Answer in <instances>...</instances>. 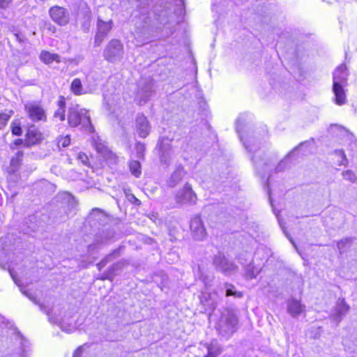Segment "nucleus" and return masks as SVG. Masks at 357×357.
<instances>
[{"mask_svg": "<svg viewBox=\"0 0 357 357\" xmlns=\"http://www.w3.org/2000/svg\"><path fill=\"white\" fill-rule=\"evenodd\" d=\"M68 123L70 128H79L80 130L93 132L94 128L91 123L89 112L79 105L68 108Z\"/></svg>", "mask_w": 357, "mask_h": 357, "instance_id": "obj_1", "label": "nucleus"}, {"mask_svg": "<svg viewBox=\"0 0 357 357\" xmlns=\"http://www.w3.org/2000/svg\"><path fill=\"white\" fill-rule=\"evenodd\" d=\"M238 319L235 313L231 310H225L216 324L218 335L225 340H228L236 332Z\"/></svg>", "mask_w": 357, "mask_h": 357, "instance_id": "obj_2", "label": "nucleus"}, {"mask_svg": "<svg viewBox=\"0 0 357 357\" xmlns=\"http://www.w3.org/2000/svg\"><path fill=\"white\" fill-rule=\"evenodd\" d=\"M124 55L123 45L117 39H112L105 46L102 56L110 63L120 61Z\"/></svg>", "mask_w": 357, "mask_h": 357, "instance_id": "obj_3", "label": "nucleus"}, {"mask_svg": "<svg viewBox=\"0 0 357 357\" xmlns=\"http://www.w3.org/2000/svg\"><path fill=\"white\" fill-rule=\"evenodd\" d=\"M213 264L216 271L227 276L234 274L238 271V266L234 262L220 253L214 256Z\"/></svg>", "mask_w": 357, "mask_h": 357, "instance_id": "obj_4", "label": "nucleus"}, {"mask_svg": "<svg viewBox=\"0 0 357 357\" xmlns=\"http://www.w3.org/2000/svg\"><path fill=\"white\" fill-rule=\"evenodd\" d=\"M169 11L167 9L158 10L157 7L154 10L149 12L147 16L144 18V28L152 30L156 26V22L165 24L167 22Z\"/></svg>", "mask_w": 357, "mask_h": 357, "instance_id": "obj_5", "label": "nucleus"}, {"mask_svg": "<svg viewBox=\"0 0 357 357\" xmlns=\"http://www.w3.org/2000/svg\"><path fill=\"white\" fill-rule=\"evenodd\" d=\"M24 111L27 117L33 122H46L47 114L38 102H28L24 105Z\"/></svg>", "mask_w": 357, "mask_h": 357, "instance_id": "obj_6", "label": "nucleus"}, {"mask_svg": "<svg viewBox=\"0 0 357 357\" xmlns=\"http://www.w3.org/2000/svg\"><path fill=\"white\" fill-rule=\"evenodd\" d=\"M114 26V22L112 20L104 21L100 17L98 18L96 23V33L94 38V46L99 47L104 40L108 36L109 33Z\"/></svg>", "mask_w": 357, "mask_h": 357, "instance_id": "obj_7", "label": "nucleus"}, {"mask_svg": "<svg viewBox=\"0 0 357 357\" xmlns=\"http://www.w3.org/2000/svg\"><path fill=\"white\" fill-rule=\"evenodd\" d=\"M76 21L80 24L81 29L85 33L89 31L91 22V12L86 3L80 2L77 13Z\"/></svg>", "mask_w": 357, "mask_h": 357, "instance_id": "obj_8", "label": "nucleus"}, {"mask_svg": "<svg viewBox=\"0 0 357 357\" xmlns=\"http://www.w3.org/2000/svg\"><path fill=\"white\" fill-rule=\"evenodd\" d=\"M175 199L178 204L194 205L197 202V195L191 185L186 183L184 187L177 192Z\"/></svg>", "mask_w": 357, "mask_h": 357, "instance_id": "obj_9", "label": "nucleus"}, {"mask_svg": "<svg viewBox=\"0 0 357 357\" xmlns=\"http://www.w3.org/2000/svg\"><path fill=\"white\" fill-rule=\"evenodd\" d=\"M52 20L60 26H65L69 22L70 16L68 10L63 7L54 6L49 10Z\"/></svg>", "mask_w": 357, "mask_h": 357, "instance_id": "obj_10", "label": "nucleus"}, {"mask_svg": "<svg viewBox=\"0 0 357 357\" xmlns=\"http://www.w3.org/2000/svg\"><path fill=\"white\" fill-rule=\"evenodd\" d=\"M153 81L152 79L142 80L139 84L137 97L139 98V104H145L149 98L153 94Z\"/></svg>", "mask_w": 357, "mask_h": 357, "instance_id": "obj_11", "label": "nucleus"}, {"mask_svg": "<svg viewBox=\"0 0 357 357\" xmlns=\"http://www.w3.org/2000/svg\"><path fill=\"white\" fill-rule=\"evenodd\" d=\"M190 230L192 237L197 241H203L207 235L206 230L199 215L191 220Z\"/></svg>", "mask_w": 357, "mask_h": 357, "instance_id": "obj_12", "label": "nucleus"}, {"mask_svg": "<svg viewBox=\"0 0 357 357\" xmlns=\"http://www.w3.org/2000/svg\"><path fill=\"white\" fill-rule=\"evenodd\" d=\"M43 139L42 133L34 125L29 126L26 133L25 144L31 146L40 143Z\"/></svg>", "mask_w": 357, "mask_h": 357, "instance_id": "obj_13", "label": "nucleus"}, {"mask_svg": "<svg viewBox=\"0 0 357 357\" xmlns=\"http://www.w3.org/2000/svg\"><path fill=\"white\" fill-rule=\"evenodd\" d=\"M135 123L138 135L142 138L146 137L151 129L146 117L144 114H138L136 117Z\"/></svg>", "mask_w": 357, "mask_h": 357, "instance_id": "obj_14", "label": "nucleus"}, {"mask_svg": "<svg viewBox=\"0 0 357 357\" xmlns=\"http://www.w3.org/2000/svg\"><path fill=\"white\" fill-rule=\"evenodd\" d=\"M207 354L204 357H218L223 351V347L216 339H213L209 343L204 344Z\"/></svg>", "mask_w": 357, "mask_h": 357, "instance_id": "obj_15", "label": "nucleus"}, {"mask_svg": "<svg viewBox=\"0 0 357 357\" xmlns=\"http://www.w3.org/2000/svg\"><path fill=\"white\" fill-rule=\"evenodd\" d=\"M348 77L347 66L344 64H341L338 66L333 73V85L344 84L347 82Z\"/></svg>", "mask_w": 357, "mask_h": 357, "instance_id": "obj_16", "label": "nucleus"}, {"mask_svg": "<svg viewBox=\"0 0 357 357\" xmlns=\"http://www.w3.org/2000/svg\"><path fill=\"white\" fill-rule=\"evenodd\" d=\"M115 236L114 230L112 228H106L99 231L95 236L94 241L98 244L107 243Z\"/></svg>", "mask_w": 357, "mask_h": 357, "instance_id": "obj_17", "label": "nucleus"}, {"mask_svg": "<svg viewBox=\"0 0 357 357\" xmlns=\"http://www.w3.org/2000/svg\"><path fill=\"white\" fill-rule=\"evenodd\" d=\"M305 306L296 299L292 298L287 303V311L293 317H297L304 312Z\"/></svg>", "mask_w": 357, "mask_h": 357, "instance_id": "obj_18", "label": "nucleus"}, {"mask_svg": "<svg viewBox=\"0 0 357 357\" xmlns=\"http://www.w3.org/2000/svg\"><path fill=\"white\" fill-rule=\"evenodd\" d=\"M333 91L335 95V104L342 105L346 103L347 98L343 84L333 85Z\"/></svg>", "mask_w": 357, "mask_h": 357, "instance_id": "obj_19", "label": "nucleus"}, {"mask_svg": "<svg viewBox=\"0 0 357 357\" xmlns=\"http://www.w3.org/2000/svg\"><path fill=\"white\" fill-rule=\"evenodd\" d=\"M123 247L120 246L118 248L114 250L111 253L105 256L98 264H97V267L98 270L100 271L107 265V263L120 257L121 251L123 249Z\"/></svg>", "mask_w": 357, "mask_h": 357, "instance_id": "obj_20", "label": "nucleus"}, {"mask_svg": "<svg viewBox=\"0 0 357 357\" xmlns=\"http://www.w3.org/2000/svg\"><path fill=\"white\" fill-rule=\"evenodd\" d=\"M185 175L184 169L182 167H178L171 175L167 181L169 187L173 188L183 178Z\"/></svg>", "mask_w": 357, "mask_h": 357, "instance_id": "obj_21", "label": "nucleus"}, {"mask_svg": "<svg viewBox=\"0 0 357 357\" xmlns=\"http://www.w3.org/2000/svg\"><path fill=\"white\" fill-rule=\"evenodd\" d=\"M57 109L54 112V118L59 119L61 121L66 119V100L63 96H60L57 102Z\"/></svg>", "mask_w": 357, "mask_h": 357, "instance_id": "obj_22", "label": "nucleus"}, {"mask_svg": "<svg viewBox=\"0 0 357 357\" xmlns=\"http://www.w3.org/2000/svg\"><path fill=\"white\" fill-rule=\"evenodd\" d=\"M61 57L59 54L51 53L49 51L43 50L40 54V59L45 64H50L53 61L61 62Z\"/></svg>", "mask_w": 357, "mask_h": 357, "instance_id": "obj_23", "label": "nucleus"}, {"mask_svg": "<svg viewBox=\"0 0 357 357\" xmlns=\"http://www.w3.org/2000/svg\"><path fill=\"white\" fill-rule=\"evenodd\" d=\"M22 293L23 294H24L26 297H28L32 302H33L35 304H38L39 305V307H40V310L47 314V316H48V319H49V321L51 322V323H56V319L52 317L51 315V312L49 310H47V308L43 305V304H39L37 301V299L36 298V296H34L33 295H32L31 293H29L27 290H24V291H22Z\"/></svg>", "mask_w": 357, "mask_h": 357, "instance_id": "obj_24", "label": "nucleus"}, {"mask_svg": "<svg viewBox=\"0 0 357 357\" xmlns=\"http://www.w3.org/2000/svg\"><path fill=\"white\" fill-rule=\"evenodd\" d=\"M348 310L349 306L344 300L339 301L335 308V320L337 322L340 321L342 317L347 312Z\"/></svg>", "mask_w": 357, "mask_h": 357, "instance_id": "obj_25", "label": "nucleus"}, {"mask_svg": "<svg viewBox=\"0 0 357 357\" xmlns=\"http://www.w3.org/2000/svg\"><path fill=\"white\" fill-rule=\"evenodd\" d=\"M354 240V238L347 237L337 241V248L340 254L342 255L343 253L346 252L348 249L350 248Z\"/></svg>", "mask_w": 357, "mask_h": 357, "instance_id": "obj_26", "label": "nucleus"}, {"mask_svg": "<svg viewBox=\"0 0 357 357\" xmlns=\"http://www.w3.org/2000/svg\"><path fill=\"white\" fill-rule=\"evenodd\" d=\"M23 156H24L23 151H18L15 153V155L13 157H12V158L10 160V167L13 171H15L20 167V165L22 164Z\"/></svg>", "mask_w": 357, "mask_h": 357, "instance_id": "obj_27", "label": "nucleus"}, {"mask_svg": "<svg viewBox=\"0 0 357 357\" xmlns=\"http://www.w3.org/2000/svg\"><path fill=\"white\" fill-rule=\"evenodd\" d=\"M70 91L76 96L84 93L82 82L79 78H75L73 80L70 84Z\"/></svg>", "mask_w": 357, "mask_h": 357, "instance_id": "obj_28", "label": "nucleus"}, {"mask_svg": "<svg viewBox=\"0 0 357 357\" xmlns=\"http://www.w3.org/2000/svg\"><path fill=\"white\" fill-rule=\"evenodd\" d=\"M121 268V264L120 263H116L112 264L108 270L104 273V276L102 277V280H112L114 277L116 275V272Z\"/></svg>", "mask_w": 357, "mask_h": 357, "instance_id": "obj_29", "label": "nucleus"}, {"mask_svg": "<svg viewBox=\"0 0 357 357\" xmlns=\"http://www.w3.org/2000/svg\"><path fill=\"white\" fill-rule=\"evenodd\" d=\"M261 142L255 138H250L247 141H243V144L245 149L249 152L255 153L259 148Z\"/></svg>", "mask_w": 357, "mask_h": 357, "instance_id": "obj_30", "label": "nucleus"}, {"mask_svg": "<svg viewBox=\"0 0 357 357\" xmlns=\"http://www.w3.org/2000/svg\"><path fill=\"white\" fill-rule=\"evenodd\" d=\"M225 295L226 296H234L236 298H241L243 294L240 291H237L235 289V287L229 283L225 284Z\"/></svg>", "mask_w": 357, "mask_h": 357, "instance_id": "obj_31", "label": "nucleus"}, {"mask_svg": "<svg viewBox=\"0 0 357 357\" xmlns=\"http://www.w3.org/2000/svg\"><path fill=\"white\" fill-rule=\"evenodd\" d=\"M171 141L167 138H162L158 142L159 151L172 152Z\"/></svg>", "mask_w": 357, "mask_h": 357, "instance_id": "obj_32", "label": "nucleus"}, {"mask_svg": "<svg viewBox=\"0 0 357 357\" xmlns=\"http://www.w3.org/2000/svg\"><path fill=\"white\" fill-rule=\"evenodd\" d=\"M130 171L135 177H139L141 175V164L137 160H133L129 165Z\"/></svg>", "mask_w": 357, "mask_h": 357, "instance_id": "obj_33", "label": "nucleus"}, {"mask_svg": "<svg viewBox=\"0 0 357 357\" xmlns=\"http://www.w3.org/2000/svg\"><path fill=\"white\" fill-rule=\"evenodd\" d=\"M93 146H95L97 151L102 154L103 156H105L107 155L108 152L107 147L99 139L94 140Z\"/></svg>", "mask_w": 357, "mask_h": 357, "instance_id": "obj_34", "label": "nucleus"}, {"mask_svg": "<svg viewBox=\"0 0 357 357\" xmlns=\"http://www.w3.org/2000/svg\"><path fill=\"white\" fill-rule=\"evenodd\" d=\"M10 130L13 135L21 136L22 135V129L19 122H12Z\"/></svg>", "mask_w": 357, "mask_h": 357, "instance_id": "obj_35", "label": "nucleus"}, {"mask_svg": "<svg viewBox=\"0 0 357 357\" xmlns=\"http://www.w3.org/2000/svg\"><path fill=\"white\" fill-rule=\"evenodd\" d=\"M91 217L96 220H102L105 218V214L101 209L96 208L92 210Z\"/></svg>", "mask_w": 357, "mask_h": 357, "instance_id": "obj_36", "label": "nucleus"}, {"mask_svg": "<svg viewBox=\"0 0 357 357\" xmlns=\"http://www.w3.org/2000/svg\"><path fill=\"white\" fill-rule=\"evenodd\" d=\"M245 271L246 275L250 279L256 278L259 273V271L255 268L252 264L248 265Z\"/></svg>", "mask_w": 357, "mask_h": 357, "instance_id": "obj_37", "label": "nucleus"}, {"mask_svg": "<svg viewBox=\"0 0 357 357\" xmlns=\"http://www.w3.org/2000/svg\"><path fill=\"white\" fill-rule=\"evenodd\" d=\"M342 176L344 179L348 180L352 183H355L357 180L356 174L351 170H347L343 172Z\"/></svg>", "mask_w": 357, "mask_h": 357, "instance_id": "obj_38", "label": "nucleus"}, {"mask_svg": "<svg viewBox=\"0 0 357 357\" xmlns=\"http://www.w3.org/2000/svg\"><path fill=\"white\" fill-rule=\"evenodd\" d=\"M58 146L61 147H67L70 143V138L69 135L65 137H60L58 139Z\"/></svg>", "mask_w": 357, "mask_h": 357, "instance_id": "obj_39", "label": "nucleus"}, {"mask_svg": "<svg viewBox=\"0 0 357 357\" xmlns=\"http://www.w3.org/2000/svg\"><path fill=\"white\" fill-rule=\"evenodd\" d=\"M160 162L163 164H168L171 160V152L160 151Z\"/></svg>", "mask_w": 357, "mask_h": 357, "instance_id": "obj_40", "label": "nucleus"}, {"mask_svg": "<svg viewBox=\"0 0 357 357\" xmlns=\"http://www.w3.org/2000/svg\"><path fill=\"white\" fill-rule=\"evenodd\" d=\"M10 116L4 113L0 114V130L3 129Z\"/></svg>", "mask_w": 357, "mask_h": 357, "instance_id": "obj_41", "label": "nucleus"}, {"mask_svg": "<svg viewBox=\"0 0 357 357\" xmlns=\"http://www.w3.org/2000/svg\"><path fill=\"white\" fill-rule=\"evenodd\" d=\"M310 141H305V142H303L300 143L298 146L294 147L291 151H290L288 153L287 157H290L294 151H298L303 147H307V146L310 145Z\"/></svg>", "mask_w": 357, "mask_h": 357, "instance_id": "obj_42", "label": "nucleus"}, {"mask_svg": "<svg viewBox=\"0 0 357 357\" xmlns=\"http://www.w3.org/2000/svg\"><path fill=\"white\" fill-rule=\"evenodd\" d=\"M13 0H0V9L6 10L12 4Z\"/></svg>", "mask_w": 357, "mask_h": 357, "instance_id": "obj_43", "label": "nucleus"}, {"mask_svg": "<svg viewBox=\"0 0 357 357\" xmlns=\"http://www.w3.org/2000/svg\"><path fill=\"white\" fill-rule=\"evenodd\" d=\"M126 197L128 200L137 206L141 204V201L138 199L134 195L132 194H126Z\"/></svg>", "mask_w": 357, "mask_h": 357, "instance_id": "obj_44", "label": "nucleus"}, {"mask_svg": "<svg viewBox=\"0 0 357 357\" xmlns=\"http://www.w3.org/2000/svg\"><path fill=\"white\" fill-rule=\"evenodd\" d=\"M77 159L84 165H87L89 163V158L84 153H79Z\"/></svg>", "mask_w": 357, "mask_h": 357, "instance_id": "obj_45", "label": "nucleus"}, {"mask_svg": "<svg viewBox=\"0 0 357 357\" xmlns=\"http://www.w3.org/2000/svg\"><path fill=\"white\" fill-rule=\"evenodd\" d=\"M137 7L139 9H142L145 8L146 6H149L150 0H137Z\"/></svg>", "mask_w": 357, "mask_h": 357, "instance_id": "obj_46", "label": "nucleus"}, {"mask_svg": "<svg viewBox=\"0 0 357 357\" xmlns=\"http://www.w3.org/2000/svg\"><path fill=\"white\" fill-rule=\"evenodd\" d=\"M335 152L337 155L342 157L340 165H345V162H347V159L344 151L342 150H336Z\"/></svg>", "mask_w": 357, "mask_h": 357, "instance_id": "obj_47", "label": "nucleus"}, {"mask_svg": "<svg viewBox=\"0 0 357 357\" xmlns=\"http://www.w3.org/2000/svg\"><path fill=\"white\" fill-rule=\"evenodd\" d=\"M13 36H14V37H15V40H16L17 42H19L20 43H24V41H25V40H26V38H25L24 36V35H22V34H21V33H15L13 34Z\"/></svg>", "mask_w": 357, "mask_h": 357, "instance_id": "obj_48", "label": "nucleus"}, {"mask_svg": "<svg viewBox=\"0 0 357 357\" xmlns=\"http://www.w3.org/2000/svg\"><path fill=\"white\" fill-rule=\"evenodd\" d=\"M285 167H286L285 162H284V161L282 160L278 163V165L275 167V172H283L284 170Z\"/></svg>", "mask_w": 357, "mask_h": 357, "instance_id": "obj_49", "label": "nucleus"}, {"mask_svg": "<svg viewBox=\"0 0 357 357\" xmlns=\"http://www.w3.org/2000/svg\"><path fill=\"white\" fill-rule=\"evenodd\" d=\"M65 198L68 199L69 202L71 203L72 207H74L76 205V203L74 201V197L69 193L64 194Z\"/></svg>", "mask_w": 357, "mask_h": 357, "instance_id": "obj_50", "label": "nucleus"}, {"mask_svg": "<svg viewBox=\"0 0 357 357\" xmlns=\"http://www.w3.org/2000/svg\"><path fill=\"white\" fill-rule=\"evenodd\" d=\"M241 119L238 118L236 121V131L239 133V137L241 141L243 140V137L241 134V126L240 125Z\"/></svg>", "mask_w": 357, "mask_h": 357, "instance_id": "obj_51", "label": "nucleus"}, {"mask_svg": "<svg viewBox=\"0 0 357 357\" xmlns=\"http://www.w3.org/2000/svg\"><path fill=\"white\" fill-rule=\"evenodd\" d=\"M82 354V347H79L75 351L73 357H81Z\"/></svg>", "mask_w": 357, "mask_h": 357, "instance_id": "obj_52", "label": "nucleus"}, {"mask_svg": "<svg viewBox=\"0 0 357 357\" xmlns=\"http://www.w3.org/2000/svg\"><path fill=\"white\" fill-rule=\"evenodd\" d=\"M98 245V243H96V241H95V243H92V244L89 245H88V252H93L94 250H96V248H97V245Z\"/></svg>", "mask_w": 357, "mask_h": 357, "instance_id": "obj_53", "label": "nucleus"}, {"mask_svg": "<svg viewBox=\"0 0 357 357\" xmlns=\"http://www.w3.org/2000/svg\"><path fill=\"white\" fill-rule=\"evenodd\" d=\"M23 140L22 139H15L13 142V144L16 146H20L23 144Z\"/></svg>", "mask_w": 357, "mask_h": 357, "instance_id": "obj_54", "label": "nucleus"}, {"mask_svg": "<svg viewBox=\"0 0 357 357\" xmlns=\"http://www.w3.org/2000/svg\"><path fill=\"white\" fill-rule=\"evenodd\" d=\"M10 275H11V276H12V278H13V280L15 281V282L16 284H17V280H16V279L15 278V276L13 275V274L12 271H10Z\"/></svg>", "mask_w": 357, "mask_h": 357, "instance_id": "obj_55", "label": "nucleus"}, {"mask_svg": "<svg viewBox=\"0 0 357 357\" xmlns=\"http://www.w3.org/2000/svg\"><path fill=\"white\" fill-rule=\"evenodd\" d=\"M200 279L202 280L204 282H206L205 278L202 274H201V275H200Z\"/></svg>", "mask_w": 357, "mask_h": 357, "instance_id": "obj_56", "label": "nucleus"}, {"mask_svg": "<svg viewBox=\"0 0 357 357\" xmlns=\"http://www.w3.org/2000/svg\"><path fill=\"white\" fill-rule=\"evenodd\" d=\"M252 160L254 161V162H255V164H257V161L255 160V156H253V157H252Z\"/></svg>", "mask_w": 357, "mask_h": 357, "instance_id": "obj_57", "label": "nucleus"}, {"mask_svg": "<svg viewBox=\"0 0 357 357\" xmlns=\"http://www.w3.org/2000/svg\"><path fill=\"white\" fill-rule=\"evenodd\" d=\"M142 150H144V149H142L141 147H138V151H138V153H139V151H142Z\"/></svg>", "mask_w": 357, "mask_h": 357, "instance_id": "obj_58", "label": "nucleus"}, {"mask_svg": "<svg viewBox=\"0 0 357 357\" xmlns=\"http://www.w3.org/2000/svg\"><path fill=\"white\" fill-rule=\"evenodd\" d=\"M61 221H64V220H66V217H65V216H64V217H63V218H61Z\"/></svg>", "mask_w": 357, "mask_h": 357, "instance_id": "obj_59", "label": "nucleus"}, {"mask_svg": "<svg viewBox=\"0 0 357 357\" xmlns=\"http://www.w3.org/2000/svg\"><path fill=\"white\" fill-rule=\"evenodd\" d=\"M211 307L212 308H213V309H214V308H215V305H213V304H211Z\"/></svg>", "mask_w": 357, "mask_h": 357, "instance_id": "obj_60", "label": "nucleus"}, {"mask_svg": "<svg viewBox=\"0 0 357 357\" xmlns=\"http://www.w3.org/2000/svg\"><path fill=\"white\" fill-rule=\"evenodd\" d=\"M139 147H141L142 149H144V145H140Z\"/></svg>", "mask_w": 357, "mask_h": 357, "instance_id": "obj_61", "label": "nucleus"}, {"mask_svg": "<svg viewBox=\"0 0 357 357\" xmlns=\"http://www.w3.org/2000/svg\"><path fill=\"white\" fill-rule=\"evenodd\" d=\"M198 270H199V272H201V268H200L199 266H198Z\"/></svg>", "mask_w": 357, "mask_h": 357, "instance_id": "obj_62", "label": "nucleus"}, {"mask_svg": "<svg viewBox=\"0 0 357 357\" xmlns=\"http://www.w3.org/2000/svg\"><path fill=\"white\" fill-rule=\"evenodd\" d=\"M278 221H279V225H280V226H282L281 222L279 220H278Z\"/></svg>", "mask_w": 357, "mask_h": 357, "instance_id": "obj_63", "label": "nucleus"}, {"mask_svg": "<svg viewBox=\"0 0 357 357\" xmlns=\"http://www.w3.org/2000/svg\"><path fill=\"white\" fill-rule=\"evenodd\" d=\"M291 242L294 245L293 240L290 239Z\"/></svg>", "mask_w": 357, "mask_h": 357, "instance_id": "obj_64", "label": "nucleus"}]
</instances>
